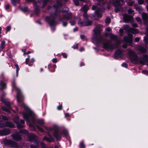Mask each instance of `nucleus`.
I'll return each mask as SVG.
<instances>
[{"instance_id": "37998d69", "label": "nucleus", "mask_w": 148, "mask_h": 148, "mask_svg": "<svg viewBox=\"0 0 148 148\" xmlns=\"http://www.w3.org/2000/svg\"><path fill=\"white\" fill-rule=\"evenodd\" d=\"M138 3L139 4H142L144 3V0H137Z\"/></svg>"}, {"instance_id": "aec40b11", "label": "nucleus", "mask_w": 148, "mask_h": 148, "mask_svg": "<svg viewBox=\"0 0 148 148\" xmlns=\"http://www.w3.org/2000/svg\"><path fill=\"white\" fill-rule=\"evenodd\" d=\"M123 52L122 50L118 49L114 54V58L116 59H117L123 53Z\"/></svg>"}, {"instance_id": "cd10ccee", "label": "nucleus", "mask_w": 148, "mask_h": 148, "mask_svg": "<svg viewBox=\"0 0 148 148\" xmlns=\"http://www.w3.org/2000/svg\"><path fill=\"white\" fill-rule=\"evenodd\" d=\"M5 41H2L0 45V48L2 50L5 48Z\"/></svg>"}, {"instance_id": "0e129e2a", "label": "nucleus", "mask_w": 148, "mask_h": 148, "mask_svg": "<svg viewBox=\"0 0 148 148\" xmlns=\"http://www.w3.org/2000/svg\"><path fill=\"white\" fill-rule=\"evenodd\" d=\"M31 148H38L37 146H36L34 145H31L30 146Z\"/></svg>"}, {"instance_id": "3c124183", "label": "nucleus", "mask_w": 148, "mask_h": 148, "mask_svg": "<svg viewBox=\"0 0 148 148\" xmlns=\"http://www.w3.org/2000/svg\"><path fill=\"white\" fill-rule=\"evenodd\" d=\"M62 133L64 134L66 136L68 134V132L67 131L64 130L62 131Z\"/></svg>"}, {"instance_id": "338daca9", "label": "nucleus", "mask_w": 148, "mask_h": 148, "mask_svg": "<svg viewBox=\"0 0 148 148\" xmlns=\"http://www.w3.org/2000/svg\"><path fill=\"white\" fill-rule=\"evenodd\" d=\"M80 38H81L82 39H84V38H85V36L84 35H80Z\"/></svg>"}, {"instance_id": "c9c22d12", "label": "nucleus", "mask_w": 148, "mask_h": 148, "mask_svg": "<svg viewBox=\"0 0 148 148\" xmlns=\"http://www.w3.org/2000/svg\"><path fill=\"white\" fill-rule=\"evenodd\" d=\"M80 147L82 148H85V145H84L83 141L81 142L80 143Z\"/></svg>"}, {"instance_id": "0eeeda50", "label": "nucleus", "mask_w": 148, "mask_h": 148, "mask_svg": "<svg viewBox=\"0 0 148 148\" xmlns=\"http://www.w3.org/2000/svg\"><path fill=\"white\" fill-rule=\"evenodd\" d=\"M19 117L16 116L14 119V122L16 124L17 127L18 128H21L24 127L23 124L25 123V121L23 119L20 121V122L19 121Z\"/></svg>"}, {"instance_id": "4c0bfd02", "label": "nucleus", "mask_w": 148, "mask_h": 148, "mask_svg": "<svg viewBox=\"0 0 148 148\" xmlns=\"http://www.w3.org/2000/svg\"><path fill=\"white\" fill-rule=\"evenodd\" d=\"M71 25H73L75 24V22L74 20L71 19L70 21Z\"/></svg>"}, {"instance_id": "72a5a7b5", "label": "nucleus", "mask_w": 148, "mask_h": 148, "mask_svg": "<svg viewBox=\"0 0 148 148\" xmlns=\"http://www.w3.org/2000/svg\"><path fill=\"white\" fill-rule=\"evenodd\" d=\"M20 132L24 134H28V132L26 130H23L20 131Z\"/></svg>"}, {"instance_id": "bb28decb", "label": "nucleus", "mask_w": 148, "mask_h": 148, "mask_svg": "<svg viewBox=\"0 0 148 148\" xmlns=\"http://www.w3.org/2000/svg\"><path fill=\"white\" fill-rule=\"evenodd\" d=\"M47 21L50 25L51 27L54 25L55 24V22L54 19H52L51 20H48Z\"/></svg>"}, {"instance_id": "c756f323", "label": "nucleus", "mask_w": 148, "mask_h": 148, "mask_svg": "<svg viewBox=\"0 0 148 148\" xmlns=\"http://www.w3.org/2000/svg\"><path fill=\"white\" fill-rule=\"evenodd\" d=\"M20 0H11L12 2L13 5H15L16 3H19Z\"/></svg>"}, {"instance_id": "e433bc0d", "label": "nucleus", "mask_w": 148, "mask_h": 148, "mask_svg": "<svg viewBox=\"0 0 148 148\" xmlns=\"http://www.w3.org/2000/svg\"><path fill=\"white\" fill-rule=\"evenodd\" d=\"M111 21L110 19L109 18H107L106 19L105 22L106 23H110Z\"/></svg>"}, {"instance_id": "69168bd1", "label": "nucleus", "mask_w": 148, "mask_h": 148, "mask_svg": "<svg viewBox=\"0 0 148 148\" xmlns=\"http://www.w3.org/2000/svg\"><path fill=\"white\" fill-rule=\"evenodd\" d=\"M111 29L110 27H108L106 29V30L107 32H110Z\"/></svg>"}, {"instance_id": "f257e3e1", "label": "nucleus", "mask_w": 148, "mask_h": 148, "mask_svg": "<svg viewBox=\"0 0 148 148\" xmlns=\"http://www.w3.org/2000/svg\"><path fill=\"white\" fill-rule=\"evenodd\" d=\"M128 54L132 62L135 64L144 65L148 60V56L146 55H143L140 59H138L136 53L132 50L128 51Z\"/></svg>"}, {"instance_id": "de8ad7c7", "label": "nucleus", "mask_w": 148, "mask_h": 148, "mask_svg": "<svg viewBox=\"0 0 148 148\" xmlns=\"http://www.w3.org/2000/svg\"><path fill=\"white\" fill-rule=\"evenodd\" d=\"M41 144L42 145V148H46V145L45 143H41Z\"/></svg>"}, {"instance_id": "f3484780", "label": "nucleus", "mask_w": 148, "mask_h": 148, "mask_svg": "<svg viewBox=\"0 0 148 148\" xmlns=\"http://www.w3.org/2000/svg\"><path fill=\"white\" fill-rule=\"evenodd\" d=\"M47 135L49 136V137H48L46 136H45L43 138V140H46L47 142H53L54 140V138L50 134L48 133Z\"/></svg>"}, {"instance_id": "39448f33", "label": "nucleus", "mask_w": 148, "mask_h": 148, "mask_svg": "<svg viewBox=\"0 0 148 148\" xmlns=\"http://www.w3.org/2000/svg\"><path fill=\"white\" fill-rule=\"evenodd\" d=\"M12 86L13 87H14L16 89L17 91V100L18 102H21L22 100L24 99V97L23 95L21 93V92L20 89L15 86V82H13L12 84Z\"/></svg>"}, {"instance_id": "393cba45", "label": "nucleus", "mask_w": 148, "mask_h": 148, "mask_svg": "<svg viewBox=\"0 0 148 148\" xmlns=\"http://www.w3.org/2000/svg\"><path fill=\"white\" fill-rule=\"evenodd\" d=\"M110 38L113 40H116L117 39V36L113 34L110 33L108 34Z\"/></svg>"}, {"instance_id": "9b49d317", "label": "nucleus", "mask_w": 148, "mask_h": 148, "mask_svg": "<svg viewBox=\"0 0 148 148\" xmlns=\"http://www.w3.org/2000/svg\"><path fill=\"white\" fill-rule=\"evenodd\" d=\"M132 35L130 33L128 34L127 36L124 37L123 40L124 41L128 43L129 45L132 43Z\"/></svg>"}, {"instance_id": "2eb2a0df", "label": "nucleus", "mask_w": 148, "mask_h": 148, "mask_svg": "<svg viewBox=\"0 0 148 148\" xmlns=\"http://www.w3.org/2000/svg\"><path fill=\"white\" fill-rule=\"evenodd\" d=\"M62 133H60L57 130H55L53 134V136L58 140H60L61 139V136Z\"/></svg>"}, {"instance_id": "1a4fd4ad", "label": "nucleus", "mask_w": 148, "mask_h": 148, "mask_svg": "<svg viewBox=\"0 0 148 148\" xmlns=\"http://www.w3.org/2000/svg\"><path fill=\"white\" fill-rule=\"evenodd\" d=\"M101 25H97L93 30L95 35L97 37H99L101 38H102L101 36L100 35V34L101 31Z\"/></svg>"}, {"instance_id": "4468645a", "label": "nucleus", "mask_w": 148, "mask_h": 148, "mask_svg": "<svg viewBox=\"0 0 148 148\" xmlns=\"http://www.w3.org/2000/svg\"><path fill=\"white\" fill-rule=\"evenodd\" d=\"M12 136L13 139L18 141L21 140L22 139L21 135L18 133L13 134Z\"/></svg>"}, {"instance_id": "864d4df0", "label": "nucleus", "mask_w": 148, "mask_h": 148, "mask_svg": "<svg viewBox=\"0 0 148 148\" xmlns=\"http://www.w3.org/2000/svg\"><path fill=\"white\" fill-rule=\"evenodd\" d=\"M65 10H64L62 12V13H66L68 11V9L67 8H65Z\"/></svg>"}, {"instance_id": "ea45409f", "label": "nucleus", "mask_w": 148, "mask_h": 148, "mask_svg": "<svg viewBox=\"0 0 148 148\" xmlns=\"http://www.w3.org/2000/svg\"><path fill=\"white\" fill-rule=\"evenodd\" d=\"M21 10L24 12H26L28 10V8L27 7H25L22 8L21 9Z\"/></svg>"}, {"instance_id": "09e8293b", "label": "nucleus", "mask_w": 148, "mask_h": 148, "mask_svg": "<svg viewBox=\"0 0 148 148\" xmlns=\"http://www.w3.org/2000/svg\"><path fill=\"white\" fill-rule=\"evenodd\" d=\"M45 128L48 131H50L52 130V129L51 127H45Z\"/></svg>"}, {"instance_id": "423d86ee", "label": "nucleus", "mask_w": 148, "mask_h": 148, "mask_svg": "<svg viewBox=\"0 0 148 148\" xmlns=\"http://www.w3.org/2000/svg\"><path fill=\"white\" fill-rule=\"evenodd\" d=\"M23 115L24 118L26 120V122H34V118L31 113L24 112L23 113Z\"/></svg>"}, {"instance_id": "9d476101", "label": "nucleus", "mask_w": 148, "mask_h": 148, "mask_svg": "<svg viewBox=\"0 0 148 148\" xmlns=\"http://www.w3.org/2000/svg\"><path fill=\"white\" fill-rule=\"evenodd\" d=\"M92 23V21H88L87 19H85L83 22L81 21H79L78 22V24L80 26H89L91 25Z\"/></svg>"}, {"instance_id": "4d7b16f0", "label": "nucleus", "mask_w": 148, "mask_h": 148, "mask_svg": "<svg viewBox=\"0 0 148 148\" xmlns=\"http://www.w3.org/2000/svg\"><path fill=\"white\" fill-rule=\"evenodd\" d=\"M10 5L9 4H8L5 5V8L6 10H8L9 8Z\"/></svg>"}, {"instance_id": "a19ab883", "label": "nucleus", "mask_w": 148, "mask_h": 148, "mask_svg": "<svg viewBox=\"0 0 148 148\" xmlns=\"http://www.w3.org/2000/svg\"><path fill=\"white\" fill-rule=\"evenodd\" d=\"M29 57H30L29 56H28V58H27L25 59V63L26 64H28V63L29 62V61H29Z\"/></svg>"}, {"instance_id": "a878e982", "label": "nucleus", "mask_w": 148, "mask_h": 148, "mask_svg": "<svg viewBox=\"0 0 148 148\" xmlns=\"http://www.w3.org/2000/svg\"><path fill=\"white\" fill-rule=\"evenodd\" d=\"M2 101L5 103V104L9 108H10V103L9 102L6 101L5 99H3L2 98L1 99Z\"/></svg>"}, {"instance_id": "603ef678", "label": "nucleus", "mask_w": 148, "mask_h": 148, "mask_svg": "<svg viewBox=\"0 0 148 148\" xmlns=\"http://www.w3.org/2000/svg\"><path fill=\"white\" fill-rule=\"evenodd\" d=\"M122 66L123 67L127 68V64L126 63H123L122 64Z\"/></svg>"}, {"instance_id": "f704fd0d", "label": "nucleus", "mask_w": 148, "mask_h": 148, "mask_svg": "<svg viewBox=\"0 0 148 148\" xmlns=\"http://www.w3.org/2000/svg\"><path fill=\"white\" fill-rule=\"evenodd\" d=\"M10 108H8L5 107H3L2 108V109L3 110L7 112H10Z\"/></svg>"}, {"instance_id": "412c9836", "label": "nucleus", "mask_w": 148, "mask_h": 148, "mask_svg": "<svg viewBox=\"0 0 148 148\" xmlns=\"http://www.w3.org/2000/svg\"><path fill=\"white\" fill-rule=\"evenodd\" d=\"M10 133L9 130H4L0 131V135L3 136L9 134Z\"/></svg>"}, {"instance_id": "dca6fc26", "label": "nucleus", "mask_w": 148, "mask_h": 148, "mask_svg": "<svg viewBox=\"0 0 148 148\" xmlns=\"http://www.w3.org/2000/svg\"><path fill=\"white\" fill-rule=\"evenodd\" d=\"M132 19V16L128 15L127 14H124L123 15V21L125 23L131 21Z\"/></svg>"}, {"instance_id": "052dcab7", "label": "nucleus", "mask_w": 148, "mask_h": 148, "mask_svg": "<svg viewBox=\"0 0 148 148\" xmlns=\"http://www.w3.org/2000/svg\"><path fill=\"white\" fill-rule=\"evenodd\" d=\"M132 25L133 27H137L138 26L137 24L136 23H133Z\"/></svg>"}, {"instance_id": "6e6552de", "label": "nucleus", "mask_w": 148, "mask_h": 148, "mask_svg": "<svg viewBox=\"0 0 148 148\" xmlns=\"http://www.w3.org/2000/svg\"><path fill=\"white\" fill-rule=\"evenodd\" d=\"M116 1L113 3V5L115 7V11L116 12H118L121 9V5L122 4L121 3H123L121 0H115Z\"/></svg>"}, {"instance_id": "f03ea898", "label": "nucleus", "mask_w": 148, "mask_h": 148, "mask_svg": "<svg viewBox=\"0 0 148 148\" xmlns=\"http://www.w3.org/2000/svg\"><path fill=\"white\" fill-rule=\"evenodd\" d=\"M49 0H44L43 2V5H42V2L41 0H39L37 2H33V5L34 8V10L36 13L38 14L40 12V8L44 7L46 5L47 3Z\"/></svg>"}, {"instance_id": "f8f14e48", "label": "nucleus", "mask_w": 148, "mask_h": 148, "mask_svg": "<svg viewBox=\"0 0 148 148\" xmlns=\"http://www.w3.org/2000/svg\"><path fill=\"white\" fill-rule=\"evenodd\" d=\"M125 29H127V32H131L134 34H136L138 33V32L136 29L132 28H130L127 25L125 26Z\"/></svg>"}, {"instance_id": "20e7f679", "label": "nucleus", "mask_w": 148, "mask_h": 148, "mask_svg": "<svg viewBox=\"0 0 148 148\" xmlns=\"http://www.w3.org/2000/svg\"><path fill=\"white\" fill-rule=\"evenodd\" d=\"M103 5L102 1H100L98 4L97 5V6L95 5L93 6L92 7V9L93 10H96L95 11L96 14L97 16L101 18L102 16V10L100 8H99L98 6L99 5H101V4Z\"/></svg>"}, {"instance_id": "6ab92c4d", "label": "nucleus", "mask_w": 148, "mask_h": 148, "mask_svg": "<svg viewBox=\"0 0 148 148\" xmlns=\"http://www.w3.org/2000/svg\"><path fill=\"white\" fill-rule=\"evenodd\" d=\"M142 18L144 21L145 25H148V17L147 14L145 13H143L141 14Z\"/></svg>"}, {"instance_id": "c03bdc74", "label": "nucleus", "mask_w": 148, "mask_h": 148, "mask_svg": "<svg viewBox=\"0 0 148 148\" xmlns=\"http://www.w3.org/2000/svg\"><path fill=\"white\" fill-rule=\"evenodd\" d=\"M36 127L41 132H43V130L42 129V128H41L40 126H38V125H36Z\"/></svg>"}, {"instance_id": "5fc2aeb1", "label": "nucleus", "mask_w": 148, "mask_h": 148, "mask_svg": "<svg viewBox=\"0 0 148 148\" xmlns=\"http://www.w3.org/2000/svg\"><path fill=\"white\" fill-rule=\"evenodd\" d=\"M83 16L85 18V19H87V15L86 14V12H84V13L83 14Z\"/></svg>"}, {"instance_id": "49530a36", "label": "nucleus", "mask_w": 148, "mask_h": 148, "mask_svg": "<svg viewBox=\"0 0 148 148\" xmlns=\"http://www.w3.org/2000/svg\"><path fill=\"white\" fill-rule=\"evenodd\" d=\"M134 4V2L133 1L130 2L128 3L127 5H128L130 6H132Z\"/></svg>"}, {"instance_id": "58836bf2", "label": "nucleus", "mask_w": 148, "mask_h": 148, "mask_svg": "<svg viewBox=\"0 0 148 148\" xmlns=\"http://www.w3.org/2000/svg\"><path fill=\"white\" fill-rule=\"evenodd\" d=\"M128 12L131 14H133V15L134 14V11L132 10L131 9L129 8L128 10Z\"/></svg>"}, {"instance_id": "b1692460", "label": "nucleus", "mask_w": 148, "mask_h": 148, "mask_svg": "<svg viewBox=\"0 0 148 148\" xmlns=\"http://www.w3.org/2000/svg\"><path fill=\"white\" fill-rule=\"evenodd\" d=\"M138 50L141 52L145 53L146 51V49L143 47L139 46L138 47Z\"/></svg>"}, {"instance_id": "680f3d73", "label": "nucleus", "mask_w": 148, "mask_h": 148, "mask_svg": "<svg viewBox=\"0 0 148 148\" xmlns=\"http://www.w3.org/2000/svg\"><path fill=\"white\" fill-rule=\"evenodd\" d=\"M52 61L53 63H56L57 62V60L56 58H55L53 59Z\"/></svg>"}, {"instance_id": "7c9ffc66", "label": "nucleus", "mask_w": 148, "mask_h": 148, "mask_svg": "<svg viewBox=\"0 0 148 148\" xmlns=\"http://www.w3.org/2000/svg\"><path fill=\"white\" fill-rule=\"evenodd\" d=\"M144 40L145 42V46L146 47L148 48V42H147V38L146 37H145L144 38Z\"/></svg>"}, {"instance_id": "e2e57ef3", "label": "nucleus", "mask_w": 148, "mask_h": 148, "mask_svg": "<svg viewBox=\"0 0 148 148\" xmlns=\"http://www.w3.org/2000/svg\"><path fill=\"white\" fill-rule=\"evenodd\" d=\"M140 40V38L138 37H136L135 39V40L136 42H138Z\"/></svg>"}, {"instance_id": "774afa93", "label": "nucleus", "mask_w": 148, "mask_h": 148, "mask_svg": "<svg viewBox=\"0 0 148 148\" xmlns=\"http://www.w3.org/2000/svg\"><path fill=\"white\" fill-rule=\"evenodd\" d=\"M122 47L124 48H126L127 47V45L126 44H124L123 45Z\"/></svg>"}, {"instance_id": "79ce46f5", "label": "nucleus", "mask_w": 148, "mask_h": 148, "mask_svg": "<svg viewBox=\"0 0 148 148\" xmlns=\"http://www.w3.org/2000/svg\"><path fill=\"white\" fill-rule=\"evenodd\" d=\"M11 29V27L10 26H8L6 27V32H9Z\"/></svg>"}, {"instance_id": "bf43d9fd", "label": "nucleus", "mask_w": 148, "mask_h": 148, "mask_svg": "<svg viewBox=\"0 0 148 148\" xmlns=\"http://www.w3.org/2000/svg\"><path fill=\"white\" fill-rule=\"evenodd\" d=\"M68 23L66 22H64L63 23V26L65 27L67 26Z\"/></svg>"}, {"instance_id": "13d9d810", "label": "nucleus", "mask_w": 148, "mask_h": 148, "mask_svg": "<svg viewBox=\"0 0 148 148\" xmlns=\"http://www.w3.org/2000/svg\"><path fill=\"white\" fill-rule=\"evenodd\" d=\"M62 108V106L61 105L57 107V109L58 110H61Z\"/></svg>"}, {"instance_id": "c85d7f7f", "label": "nucleus", "mask_w": 148, "mask_h": 148, "mask_svg": "<svg viewBox=\"0 0 148 148\" xmlns=\"http://www.w3.org/2000/svg\"><path fill=\"white\" fill-rule=\"evenodd\" d=\"M37 122L39 124L43 125L45 124L44 121L43 119H39L37 120Z\"/></svg>"}, {"instance_id": "a18cd8bd", "label": "nucleus", "mask_w": 148, "mask_h": 148, "mask_svg": "<svg viewBox=\"0 0 148 148\" xmlns=\"http://www.w3.org/2000/svg\"><path fill=\"white\" fill-rule=\"evenodd\" d=\"M136 19L137 21H138L140 22L141 21V19L140 18V17H139L138 16H137L136 18Z\"/></svg>"}, {"instance_id": "a211bd4d", "label": "nucleus", "mask_w": 148, "mask_h": 148, "mask_svg": "<svg viewBox=\"0 0 148 148\" xmlns=\"http://www.w3.org/2000/svg\"><path fill=\"white\" fill-rule=\"evenodd\" d=\"M28 135L29 136V140L31 141H36L37 140V137L34 134H28Z\"/></svg>"}, {"instance_id": "8fccbe9b", "label": "nucleus", "mask_w": 148, "mask_h": 148, "mask_svg": "<svg viewBox=\"0 0 148 148\" xmlns=\"http://www.w3.org/2000/svg\"><path fill=\"white\" fill-rule=\"evenodd\" d=\"M62 55L63 56V57L64 58H66L67 57V55L66 53H62Z\"/></svg>"}, {"instance_id": "4be33fe9", "label": "nucleus", "mask_w": 148, "mask_h": 148, "mask_svg": "<svg viewBox=\"0 0 148 148\" xmlns=\"http://www.w3.org/2000/svg\"><path fill=\"white\" fill-rule=\"evenodd\" d=\"M3 127H13L14 125L12 123L6 122L5 123H3Z\"/></svg>"}, {"instance_id": "6e6d98bb", "label": "nucleus", "mask_w": 148, "mask_h": 148, "mask_svg": "<svg viewBox=\"0 0 148 148\" xmlns=\"http://www.w3.org/2000/svg\"><path fill=\"white\" fill-rule=\"evenodd\" d=\"M2 119H3L4 120H8V118L5 116H2Z\"/></svg>"}, {"instance_id": "ddd939ff", "label": "nucleus", "mask_w": 148, "mask_h": 148, "mask_svg": "<svg viewBox=\"0 0 148 148\" xmlns=\"http://www.w3.org/2000/svg\"><path fill=\"white\" fill-rule=\"evenodd\" d=\"M72 15L71 13H67L66 14H64L63 16L60 18V20H62L64 19L68 21L69 19L72 18Z\"/></svg>"}, {"instance_id": "2f4dec72", "label": "nucleus", "mask_w": 148, "mask_h": 148, "mask_svg": "<svg viewBox=\"0 0 148 148\" xmlns=\"http://www.w3.org/2000/svg\"><path fill=\"white\" fill-rule=\"evenodd\" d=\"M35 60L34 58H32L29 61V62L28 63V65L29 66H32L33 65V63L34 62Z\"/></svg>"}, {"instance_id": "473e14b6", "label": "nucleus", "mask_w": 148, "mask_h": 148, "mask_svg": "<svg viewBox=\"0 0 148 148\" xmlns=\"http://www.w3.org/2000/svg\"><path fill=\"white\" fill-rule=\"evenodd\" d=\"M83 11L85 12H86L88 10V7L86 5H84L82 8Z\"/></svg>"}, {"instance_id": "5701e85b", "label": "nucleus", "mask_w": 148, "mask_h": 148, "mask_svg": "<svg viewBox=\"0 0 148 148\" xmlns=\"http://www.w3.org/2000/svg\"><path fill=\"white\" fill-rule=\"evenodd\" d=\"M0 85L1 86L0 88L1 90H3L6 88V84L2 81H0Z\"/></svg>"}, {"instance_id": "7ed1b4c3", "label": "nucleus", "mask_w": 148, "mask_h": 148, "mask_svg": "<svg viewBox=\"0 0 148 148\" xmlns=\"http://www.w3.org/2000/svg\"><path fill=\"white\" fill-rule=\"evenodd\" d=\"M121 42V41L119 40L115 44H113L111 43L109 40H105V42L103 43V47L104 48L107 50L109 49L113 50L115 48H117Z\"/></svg>"}]
</instances>
